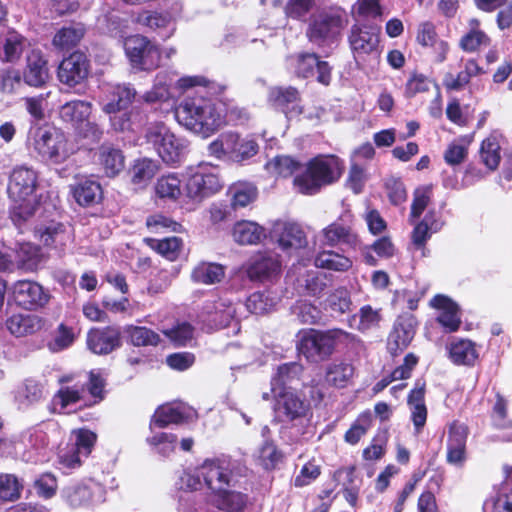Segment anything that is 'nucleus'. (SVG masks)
I'll return each mask as SVG.
<instances>
[{"instance_id":"f257e3e1","label":"nucleus","mask_w":512,"mask_h":512,"mask_svg":"<svg viewBox=\"0 0 512 512\" xmlns=\"http://www.w3.org/2000/svg\"><path fill=\"white\" fill-rule=\"evenodd\" d=\"M38 186V174L25 165L15 167L9 177L8 195L13 204L10 208L12 222L21 227L36 212L38 201L35 191Z\"/></svg>"},{"instance_id":"f03ea898","label":"nucleus","mask_w":512,"mask_h":512,"mask_svg":"<svg viewBox=\"0 0 512 512\" xmlns=\"http://www.w3.org/2000/svg\"><path fill=\"white\" fill-rule=\"evenodd\" d=\"M178 123L203 138L214 134L224 123L216 105L206 98H186L175 110Z\"/></svg>"},{"instance_id":"7ed1b4c3","label":"nucleus","mask_w":512,"mask_h":512,"mask_svg":"<svg viewBox=\"0 0 512 512\" xmlns=\"http://www.w3.org/2000/svg\"><path fill=\"white\" fill-rule=\"evenodd\" d=\"M342 161L334 155L317 156L293 180L294 187L302 194L312 195L321 187L336 182L343 172Z\"/></svg>"},{"instance_id":"20e7f679","label":"nucleus","mask_w":512,"mask_h":512,"mask_svg":"<svg viewBox=\"0 0 512 512\" xmlns=\"http://www.w3.org/2000/svg\"><path fill=\"white\" fill-rule=\"evenodd\" d=\"M299 371L300 366L296 363L283 364L279 366L277 374L271 381V392L276 399L275 409L290 421L305 416L307 411V405L295 390L286 386Z\"/></svg>"},{"instance_id":"39448f33","label":"nucleus","mask_w":512,"mask_h":512,"mask_svg":"<svg viewBox=\"0 0 512 512\" xmlns=\"http://www.w3.org/2000/svg\"><path fill=\"white\" fill-rule=\"evenodd\" d=\"M145 140L168 165L180 164L188 153L189 142L161 122L152 123L147 127Z\"/></svg>"},{"instance_id":"423d86ee","label":"nucleus","mask_w":512,"mask_h":512,"mask_svg":"<svg viewBox=\"0 0 512 512\" xmlns=\"http://www.w3.org/2000/svg\"><path fill=\"white\" fill-rule=\"evenodd\" d=\"M351 335L341 329L326 331L303 330L297 335V350L308 361L318 363L329 358L338 342L349 339Z\"/></svg>"},{"instance_id":"0eeeda50","label":"nucleus","mask_w":512,"mask_h":512,"mask_svg":"<svg viewBox=\"0 0 512 512\" xmlns=\"http://www.w3.org/2000/svg\"><path fill=\"white\" fill-rule=\"evenodd\" d=\"M30 135L29 146L43 160L59 164L73 154L66 135L59 129L38 127Z\"/></svg>"},{"instance_id":"6e6552de","label":"nucleus","mask_w":512,"mask_h":512,"mask_svg":"<svg viewBox=\"0 0 512 512\" xmlns=\"http://www.w3.org/2000/svg\"><path fill=\"white\" fill-rule=\"evenodd\" d=\"M317 239L323 247H345L355 250L360 246V239L353 228V215L343 213L337 220L324 227Z\"/></svg>"},{"instance_id":"1a4fd4ad","label":"nucleus","mask_w":512,"mask_h":512,"mask_svg":"<svg viewBox=\"0 0 512 512\" xmlns=\"http://www.w3.org/2000/svg\"><path fill=\"white\" fill-rule=\"evenodd\" d=\"M222 187L219 176L213 169L206 165H200L191 169L186 180L185 191L187 197L195 201H201Z\"/></svg>"},{"instance_id":"9d476101","label":"nucleus","mask_w":512,"mask_h":512,"mask_svg":"<svg viewBox=\"0 0 512 512\" xmlns=\"http://www.w3.org/2000/svg\"><path fill=\"white\" fill-rule=\"evenodd\" d=\"M125 53L133 67L152 70L160 63V52L147 38L134 35L124 42Z\"/></svg>"},{"instance_id":"9b49d317","label":"nucleus","mask_w":512,"mask_h":512,"mask_svg":"<svg viewBox=\"0 0 512 512\" xmlns=\"http://www.w3.org/2000/svg\"><path fill=\"white\" fill-rule=\"evenodd\" d=\"M200 474L208 489L215 495L231 485L232 475L229 462L225 459H208L200 465Z\"/></svg>"},{"instance_id":"f8f14e48","label":"nucleus","mask_w":512,"mask_h":512,"mask_svg":"<svg viewBox=\"0 0 512 512\" xmlns=\"http://www.w3.org/2000/svg\"><path fill=\"white\" fill-rule=\"evenodd\" d=\"M16 303L27 310L44 306L49 301V293L37 282L30 280L17 281L12 287Z\"/></svg>"},{"instance_id":"ddd939ff","label":"nucleus","mask_w":512,"mask_h":512,"mask_svg":"<svg viewBox=\"0 0 512 512\" xmlns=\"http://www.w3.org/2000/svg\"><path fill=\"white\" fill-rule=\"evenodd\" d=\"M62 497L73 508L85 507L104 501V489L96 483H75L63 489Z\"/></svg>"},{"instance_id":"4468645a","label":"nucleus","mask_w":512,"mask_h":512,"mask_svg":"<svg viewBox=\"0 0 512 512\" xmlns=\"http://www.w3.org/2000/svg\"><path fill=\"white\" fill-rule=\"evenodd\" d=\"M349 43L355 58H363L377 52L379 29L375 26H358L351 28Z\"/></svg>"},{"instance_id":"2eb2a0df","label":"nucleus","mask_w":512,"mask_h":512,"mask_svg":"<svg viewBox=\"0 0 512 512\" xmlns=\"http://www.w3.org/2000/svg\"><path fill=\"white\" fill-rule=\"evenodd\" d=\"M89 71L87 57L82 52H74L59 65L58 78L60 82L75 86L86 79Z\"/></svg>"},{"instance_id":"dca6fc26","label":"nucleus","mask_w":512,"mask_h":512,"mask_svg":"<svg viewBox=\"0 0 512 512\" xmlns=\"http://www.w3.org/2000/svg\"><path fill=\"white\" fill-rule=\"evenodd\" d=\"M87 345L95 354H109L121 346L120 329L115 326L92 329L87 335Z\"/></svg>"},{"instance_id":"f3484780","label":"nucleus","mask_w":512,"mask_h":512,"mask_svg":"<svg viewBox=\"0 0 512 512\" xmlns=\"http://www.w3.org/2000/svg\"><path fill=\"white\" fill-rule=\"evenodd\" d=\"M295 65V71L298 76L307 78L317 74V80L323 85H328L331 80V70L327 62L319 61L314 53L300 54L296 58H291Z\"/></svg>"},{"instance_id":"a211bd4d","label":"nucleus","mask_w":512,"mask_h":512,"mask_svg":"<svg viewBox=\"0 0 512 512\" xmlns=\"http://www.w3.org/2000/svg\"><path fill=\"white\" fill-rule=\"evenodd\" d=\"M468 429L463 423L454 421L448 428L447 462L458 467L466 460Z\"/></svg>"},{"instance_id":"6ab92c4d","label":"nucleus","mask_w":512,"mask_h":512,"mask_svg":"<svg viewBox=\"0 0 512 512\" xmlns=\"http://www.w3.org/2000/svg\"><path fill=\"white\" fill-rule=\"evenodd\" d=\"M342 19L340 16L331 14H320L313 19L307 36L313 43L320 45L325 40L336 36L341 29Z\"/></svg>"},{"instance_id":"aec40b11","label":"nucleus","mask_w":512,"mask_h":512,"mask_svg":"<svg viewBox=\"0 0 512 512\" xmlns=\"http://www.w3.org/2000/svg\"><path fill=\"white\" fill-rule=\"evenodd\" d=\"M272 238L285 251L298 250L307 245L305 233L294 223H278L272 231Z\"/></svg>"},{"instance_id":"412c9836","label":"nucleus","mask_w":512,"mask_h":512,"mask_svg":"<svg viewBox=\"0 0 512 512\" xmlns=\"http://www.w3.org/2000/svg\"><path fill=\"white\" fill-rule=\"evenodd\" d=\"M281 270L278 255L272 253L261 254L251 261L247 267V276L253 281L272 280Z\"/></svg>"},{"instance_id":"4be33fe9","label":"nucleus","mask_w":512,"mask_h":512,"mask_svg":"<svg viewBox=\"0 0 512 512\" xmlns=\"http://www.w3.org/2000/svg\"><path fill=\"white\" fill-rule=\"evenodd\" d=\"M415 335L414 320L411 317L399 318L389 334L387 348L392 355L404 351Z\"/></svg>"},{"instance_id":"5701e85b","label":"nucleus","mask_w":512,"mask_h":512,"mask_svg":"<svg viewBox=\"0 0 512 512\" xmlns=\"http://www.w3.org/2000/svg\"><path fill=\"white\" fill-rule=\"evenodd\" d=\"M430 304L439 311L437 321L448 331H457L461 324V317L458 305L449 297L444 295L434 296Z\"/></svg>"},{"instance_id":"b1692460","label":"nucleus","mask_w":512,"mask_h":512,"mask_svg":"<svg viewBox=\"0 0 512 512\" xmlns=\"http://www.w3.org/2000/svg\"><path fill=\"white\" fill-rule=\"evenodd\" d=\"M269 99L280 109L287 118L299 116L302 113L298 91L293 87H276L270 91Z\"/></svg>"},{"instance_id":"393cba45","label":"nucleus","mask_w":512,"mask_h":512,"mask_svg":"<svg viewBox=\"0 0 512 512\" xmlns=\"http://www.w3.org/2000/svg\"><path fill=\"white\" fill-rule=\"evenodd\" d=\"M24 82L32 87L42 86L49 77L47 61L39 51H32L27 56L26 68L23 72Z\"/></svg>"},{"instance_id":"a878e982","label":"nucleus","mask_w":512,"mask_h":512,"mask_svg":"<svg viewBox=\"0 0 512 512\" xmlns=\"http://www.w3.org/2000/svg\"><path fill=\"white\" fill-rule=\"evenodd\" d=\"M125 158L122 151L111 144H102L97 152V163L108 177H114L124 168Z\"/></svg>"},{"instance_id":"bb28decb","label":"nucleus","mask_w":512,"mask_h":512,"mask_svg":"<svg viewBox=\"0 0 512 512\" xmlns=\"http://www.w3.org/2000/svg\"><path fill=\"white\" fill-rule=\"evenodd\" d=\"M43 326V319L32 314H14L6 320L8 331L15 337L34 334L40 331Z\"/></svg>"},{"instance_id":"cd10ccee","label":"nucleus","mask_w":512,"mask_h":512,"mask_svg":"<svg viewBox=\"0 0 512 512\" xmlns=\"http://www.w3.org/2000/svg\"><path fill=\"white\" fill-rule=\"evenodd\" d=\"M43 256L38 246L25 242L19 243L15 252V270L35 272L39 269Z\"/></svg>"},{"instance_id":"c85d7f7f","label":"nucleus","mask_w":512,"mask_h":512,"mask_svg":"<svg viewBox=\"0 0 512 512\" xmlns=\"http://www.w3.org/2000/svg\"><path fill=\"white\" fill-rule=\"evenodd\" d=\"M235 313L236 309L232 303L223 299L207 302L203 307V314L206 315L207 320L217 328L226 327L234 318Z\"/></svg>"},{"instance_id":"c756f323","label":"nucleus","mask_w":512,"mask_h":512,"mask_svg":"<svg viewBox=\"0 0 512 512\" xmlns=\"http://www.w3.org/2000/svg\"><path fill=\"white\" fill-rule=\"evenodd\" d=\"M35 237L44 245L55 248L63 247L70 240V232L58 222H50L35 228Z\"/></svg>"},{"instance_id":"7c9ffc66","label":"nucleus","mask_w":512,"mask_h":512,"mask_svg":"<svg viewBox=\"0 0 512 512\" xmlns=\"http://www.w3.org/2000/svg\"><path fill=\"white\" fill-rule=\"evenodd\" d=\"M93 105L83 100H72L60 107L59 116L62 121L71 124L74 129L90 118Z\"/></svg>"},{"instance_id":"2f4dec72","label":"nucleus","mask_w":512,"mask_h":512,"mask_svg":"<svg viewBox=\"0 0 512 512\" xmlns=\"http://www.w3.org/2000/svg\"><path fill=\"white\" fill-rule=\"evenodd\" d=\"M504 142L503 135L493 131L486 137L480 147V158L482 163L490 170H496L501 161V147Z\"/></svg>"},{"instance_id":"473e14b6","label":"nucleus","mask_w":512,"mask_h":512,"mask_svg":"<svg viewBox=\"0 0 512 512\" xmlns=\"http://www.w3.org/2000/svg\"><path fill=\"white\" fill-rule=\"evenodd\" d=\"M225 277V267L215 262H200L191 271L190 278L196 284L214 285Z\"/></svg>"},{"instance_id":"72a5a7b5","label":"nucleus","mask_w":512,"mask_h":512,"mask_svg":"<svg viewBox=\"0 0 512 512\" xmlns=\"http://www.w3.org/2000/svg\"><path fill=\"white\" fill-rule=\"evenodd\" d=\"M355 374L353 364L346 361H334L327 365L325 383L335 388L346 387Z\"/></svg>"},{"instance_id":"f704fd0d","label":"nucleus","mask_w":512,"mask_h":512,"mask_svg":"<svg viewBox=\"0 0 512 512\" xmlns=\"http://www.w3.org/2000/svg\"><path fill=\"white\" fill-rule=\"evenodd\" d=\"M193 413L192 410H186L181 406L163 405L155 411L150 426L164 428L170 424H179L191 417Z\"/></svg>"},{"instance_id":"c9c22d12","label":"nucleus","mask_w":512,"mask_h":512,"mask_svg":"<svg viewBox=\"0 0 512 512\" xmlns=\"http://www.w3.org/2000/svg\"><path fill=\"white\" fill-rule=\"evenodd\" d=\"M448 351L450 360L456 365H473L478 357L475 344L468 339H453Z\"/></svg>"},{"instance_id":"e433bc0d","label":"nucleus","mask_w":512,"mask_h":512,"mask_svg":"<svg viewBox=\"0 0 512 512\" xmlns=\"http://www.w3.org/2000/svg\"><path fill=\"white\" fill-rule=\"evenodd\" d=\"M110 93L111 99L102 108L106 114H115L126 109L136 96L135 89L126 84L114 86Z\"/></svg>"},{"instance_id":"4c0bfd02","label":"nucleus","mask_w":512,"mask_h":512,"mask_svg":"<svg viewBox=\"0 0 512 512\" xmlns=\"http://www.w3.org/2000/svg\"><path fill=\"white\" fill-rule=\"evenodd\" d=\"M235 242L240 245H254L259 243L265 236L264 229L255 222H237L232 230Z\"/></svg>"},{"instance_id":"58836bf2","label":"nucleus","mask_w":512,"mask_h":512,"mask_svg":"<svg viewBox=\"0 0 512 512\" xmlns=\"http://www.w3.org/2000/svg\"><path fill=\"white\" fill-rule=\"evenodd\" d=\"M314 264L317 268L335 272H346L352 267L353 262L343 254L333 250H324L316 255Z\"/></svg>"},{"instance_id":"ea45409f","label":"nucleus","mask_w":512,"mask_h":512,"mask_svg":"<svg viewBox=\"0 0 512 512\" xmlns=\"http://www.w3.org/2000/svg\"><path fill=\"white\" fill-rule=\"evenodd\" d=\"M73 197L81 206H89L98 203L102 197L100 184L91 179L81 180L73 189Z\"/></svg>"},{"instance_id":"a19ab883","label":"nucleus","mask_w":512,"mask_h":512,"mask_svg":"<svg viewBox=\"0 0 512 512\" xmlns=\"http://www.w3.org/2000/svg\"><path fill=\"white\" fill-rule=\"evenodd\" d=\"M352 308L351 295L348 289L339 287L332 291L326 298L324 309L333 317H339L349 313Z\"/></svg>"},{"instance_id":"79ce46f5","label":"nucleus","mask_w":512,"mask_h":512,"mask_svg":"<svg viewBox=\"0 0 512 512\" xmlns=\"http://www.w3.org/2000/svg\"><path fill=\"white\" fill-rule=\"evenodd\" d=\"M482 68L473 59H469L464 64V69L456 76L449 73L444 78V86L448 90L458 91L465 87L472 77L481 74Z\"/></svg>"},{"instance_id":"37998d69","label":"nucleus","mask_w":512,"mask_h":512,"mask_svg":"<svg viewBox=\"0 0 512 512\" xmlns=\"http://www.w3.org/2000/svg\"><path fill=\"white\" fill-rule=\"evenodd\" d=\"M228 196L233 209L243 208L255 201L257 188L248 182L234 183L228 189Z\"/></svg>"},{"instance_id":"c03bdc74","label":"nucleus","mask_w":512,"mask_h":512,"mask_svg":"<svg viewBox=\"0 0 512 512\" xmlns=\"http://www.w3.org/2000/svg\"><path fill=\"white\" fill-rule=\"evenodd\" d=\"M240 135L234 132H225L220 134L208 146L210 155L216 158L227 157L232 160L235 149L238 147V140Z\"/></svg>"},{"instance_id":"a18cd8bd","label":"nucleus","mask_w":512,"mask_h":512,"mask_svg":"<svg viewBox=\"0 0 512 512\" xmlns=\"http://www.w3.org/2000/svg\"><path fill=\"white\" fill-rule=\"evenodd\" d=\"M158 165L154 160L143 158L135 161L130 170L131 181L138 186L146 185L156 174Z\"/></svg>"},{"instance_id":"49530a36","label":"nucleus","mask_w":512,"mask_h":512,"mask_svg":"<svg viewBox=\"0 0 512 512\" xmlns=\"http://www.w3.org/2000/svg\"><path fill=\"white\" fill-rule=\"evenodd\" d=\"M181 191V180L176 174L163 175L155 184L156 195L162 199L176 200Z\"/></svg>"},{"instance_id":"de8ad7c7","label":"nucleus","mask_w":512,"mask_h":512,"mask_svg":"<svg viewBox=\"0 0 512 512\" xmlns=\"http://www.w3.org/2000/svg\"><path fill=\"white\" fill-rule=\"evenodd\" d=\"M146 242L152 249L170 261L178 258L182 246V241L178 237H168L161 240L146 239Z\"/></svg>"},{"instance_id":"09e8293b","label":"nucleus","mask_w":512,"mask_h":512,"mask_svg":"<svg viewBox=\"0 0 512 512\" xmlns=\"http://www.w3.org/2000/svg\"><path fill=\"white\" fill-rule=\"evenodd\" d=\"M84 35L81 25H73L61 28L53 38L54 46L60 49H70L77 45Z\"/></svg>"},{"instance_id":"8fccbe9b","label":"nucleus","mask_w":512,"mask_h":512,"mask_svg":"<svg viewBox=\"0 0 512 512\" xmlns=\"http://www.w3.org/2000/svg\"><path fill=\"white\" fill-rule=\"evenodd\" d=\"M216 505L225 512H241L246 505L247 498L240 492L229 491L216 494Z\"/></svg>"},{"instance_id":"3c124183","label":"nucleus","mask_w":512,"mask_h":512,"mask_svg":"<svg viewBox=\"0 0 512 512\" xmlns=\"http://www.w3.org/2000/svg\"><path fill=\"white\" fill-rule=\"evenodd\" d=\"M23 485L20 480L9 473L0 474V501H16L21 497Z\"/></svg>"},{"instance_id":"603ef678","label":"nucleus","mask_w":512,"mask_h":512,"mask_svg":"<svg viewBox=\"0 0 512 512\" xmlns=\"http://www.w3.org/2000/svg\"><path fill=\"white\" fill-rule=\"evenodd\" d=\"M277 299L269 292H255L246 301L247 310L256 315L270 312L276 305Z\"/></svg>"},{"instance_id":"864d4df0","label":"nucleus","mask_w":512,"mask_h":512,"mask_svg":"<svg viewBox=\"0 0 512 512\" xmlns=\"http://www.w3.org/2000/svg\"><path fill=\"white\" fill-rule=\"evenodd\" d=\"M301 167L300 162L290 156H276L266 164V169L278 176L287 178L293 175Z\"/></svg>"},{"instance_id":"5fc2aeb1","label":"nucleus","mask_w":512,"mask_h":512,"mask_svg":"<svg viewBox=\"0 0 512 512\" xmlns=\"http://www.w3.org/2000/svg\"><path fill=\"white\" fill-rule=\"evenodd\" d=\"M145 120V116L137 109H132L130 112L123 113L110 117L112 127L116 131L134 130L135 127L140 126Z\"/></svg>"},{"instance_id":"6e6d98bb","label":"nucleus","mask_w":512,"mask_h":512,"mask_svg":"<svg viewBox=\"0 0 512 512\" xmlns=\"http://www.w3.org/2000/svg\"><path fill=\"white\" fill-rule=\"evenodd\" d=\"M479 25V21L477 19H472L470 21L471 31L464 35L461 38L460 46L463 50L467 52H473L477 50L480 46H487L489 44L488 36L476 29Z\"/></svg>"},{"instance_id":"4d7b16f0","label":"nucleus","mask_w":512,"mask_h":512,"mask_svg":"<svg viewBox=\"0 0 512 512\" xmlns=\"http://www.w3.org/2000/svg\"><path fill=\"white\" fill-rule=\"evenodd\" d=\"M23 52V38L16 32H10L3 44V56H1L4 62H15L17 61Z\"/></svg>"},{"instance_id":"13d9d810","label":"nucleus","mask_w":512,"mask_h":512,"mask_svg":"<svg viewBox=\"0 0 512 512\" xmlns=\"http://www.w3.org/2000/svg\"><path fill=\"white\" fill-rule=\"evenodd\" d=\"M84 392L83 385L62 387L54 396V404L59 405L61 409H66L70 405L78 403Z\"/></svg>"},{"instance_id":"bf43d9fd","label":"nucleus","mask_w":512,"mask_h":512,"mask_svg":"<svg viewBox=\"0 0 512 512\" xmlns=\"http://www.w3.org/2000/svg\"><path fill=\"white\" fill-rule=\"evenodd\" d=\"M128 334L134 346H156L160 341V336L146 327L130 326Z\"/></svg>"},{"instance_id":"052dcab7","label":"nucleus","mask_w":512,"mask_h":512,"mask_svg":"<svg viewBox=\"0 0 512 512\" xmlns=\"http://www.w3.org/2000/svg\"><path fill=\"white\" fill-rule=\"evenodd\" d=\"M164 334L177 346H185L193 341L194 328L187 322L178 323Z\"/></svg>"},{"instance_id":"680f3d73","label":"nucleus","mask_w":512,"mask_h":512,"mask_svg":"<svg viewBox=\"0 0 512 512\" xmlns=\"http://www.w3.org/2000/svg\"><path fill=\"white\" fill-rule=\"evenodd\" d=\"M293 313L303 324H317L322 320L321 311L312 303L300 301L293 308Z\"/></svg>"},{"instance_id":"e2e57ef3","label":"nucleus","mask_w":512,"mask_h":512,"mask_svg":"<svg viewBox=\"0 0 512 512\" xmlns=\"http://www.w3.org/2000/svg\"><path fill=\"white\" fill-rule=\"evenodd\" d=\"M359 321L357 328L360 331H367L375 328L381 321L380 310L372 308L370 305L361 307L358 313ZM357 315H354L352 321H356Z\"/></svg>"},{"instance_id":"0e129e2a","label":"nucleus","mask_w":512,"mask_h":512,"mask_svg":"<svg viewBox=\"0 0 512 512\" xmlns=\"http://www.w3.org/2000/svg\"><path fill=\"white\" fill-rule=\"evenodd\" d=\"M23 76L20 71L16 69H8L0 75V91L4 94L12 95L22 87Z\"/></svg>"},{"instance_id":"69168bd1","label":"nucleus","mask_w":512,"mask_h":512,"mask_svg":"<svg viewBox=\"0 0 512 512\" xmlns=\"http://www.w3.org/2000/svg\"><path fill=\"white\" fill-rule=\"evenodd\" d=\"M135 22L151 30H157L169 26L171 20L167 15L157 12L142 11L135 17Z\"/></svg>"},{"instance_id":"338daca9","label":"nucleus","mask_w":512,"mask_h":512,"mask_svg":"<svg viewBox=\"0 0 512 512\" xmlns=\"http://www.w3.org/2000/svg\"><path fill=\"white\" fill-rule=\"evenodd\" d=\"M51 92L41 93L36 96L23 99L26 111L36 120H41L45 116L47 99Z\"/></svg>"},{"instance_id":"774afa93","label":"nucleus","mask_w":512,"mask_h":512,"mask_svg":"<svg viewBox=\"0 0 512 512\" xmlns=\"http://www.w3.org/2000/svg\"><path fill=\"white\" fill-rule=\"evenodd\" d=\"M73 436L75 442L72 447L77 449L84 457H88L96 442V434L87 429H78L73 431Z\"/></svg>"}]
</instances>
